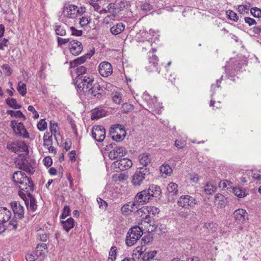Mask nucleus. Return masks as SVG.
I'll list each match as a JSON object with an SVG mask.
<instances>
[{
	"label": "nucleus",
	"instance_id": "obj_1",
	"mask_svg": "<svg viewBox=\"0 0 261 261\" xmlns=\"http://www.w3.org/2000/svg\"><path fill=\"white\" fill-rule=\"evenodd\" d=\"M13 179L15 185H18L20 190L29 193L33 191L34 185L33 181L22 171L15 172L13 175Z\"/></svg>",
	"mask_w": 261,
	"mask_h": 261
},
{
	"label": "nucleus",
	"instance_id": "obj_2",
	"mask_svg": "<svg viewBox=\"0 0 261 261\" xmlns=\"http://www.w3.org/2000/svg\"><path fill=\"white\" fill-rule=\"evenodd\" d=\"M150 174V172L148 168L140 167L133 175L131 182L135 187L140 186L149 180Z\"/></svg>",
	"mask_w": 261,
	"mask_h": 261
},
{
	"label": "nucleus",
	"instance_id": "obj_3",
	"mask_svg": "<svg viewBox=\"0 0 261 261\" xmlns=\"http://www.w3.org/2000/svg\"><path fill=\"white\" fill-rule=\"evenodd\" d=\"M86 7L84 6H80L74 5H68L63 8L64 16L67 18L75 19L78 16L82 15L86 12Z\"/></svg>",
	"mask_w": 261,
	"mask_h": 261
},
{
	"label": "nucleus",
	"instance_id": "obj_4",
	"mask_svg": "<svg viewBox=\"0 0 261 261\" xmlns=\"http://www.w3.org/2000/svg\"><path fill=\"white\" fill-rule=\"evenodd\" d=\"M142 234V228L139 226L132 227L128 230L126 237L125 243L126 245L129 247L134 245Z\"/></svg>",
	"mask_w": 261,
	"mask_h": 261
},
{
	"label": "nucleus",
	"instance_id": "obj_5",
	"mask_svg": "<svg viewBox=\"0 0 261 261\" xmlns=\"http://www.w3.org/2000/svg\"><path fill=\"white\" fill-rule=\"evenodd\" d=\"M6 147L8 150L19 155H27L29 152L28 146L24 141H16L8 142Z\"/></svg>",
	"mask_w": 261,
	"mask_h": 261
},
{
	"label": "nucleus",
	"instance_id": "obj_6",
	"mask_svg": "<svg viewBox=\"0 0 261 261\" xmlns=\"http://www.w3.org/2000/svg\"><path fill=\"white\" fill-rule=\"evenodd\" d=\"M15 163L17 168L31 174H33L35 171L33 166L29 162L28 160L24 158L23 155H19V157L15 161Z\"/></svg>",
	"mask_w": 261,
	"mask_h": 261
},
{
	"label": "nucleus",
	"instance_id": "obj_7",
	"mask_svg": "<svg viewBox=\"0 0 261 261\" xmlns=\"http://www.w3.org/2000/svg\"><path fill=\"white\" fill-rule=\"evenodd\" d=\"M94 78L92 76H81V77H79L76 83H77V87L79 90L85 93L94 83Z\"/></svg>",
	"mask_w": 261,
	"mask_h": 261
},
{
	"label": "nucleus",
	"instance_id": "obj_8",
	"mask_svg": "<svg viewBox=\"0 0 261 261\" xmlns=\"http://www.w3.org/2000/svg\"><path fill=\"white\" fill-rule=\"evenodd\" d=\"M85 93L98 99L102 98L105 95L104 90L97 82L94 83Z\"/></svg>",
	"mask_w": 261,
	"mask_h": 261
},
{
	"label": "nucleus",
	"instance_id": "obj_9",
	"mask_svg": "<svg viewBox=\"0 0 261 261\" xmlns=\"http://www.w3.org/2000/svg\"><path fill=\"white\" fill-rule=\"evenodd\" d=\"M197 203L196 199L190 195L181 196L177 201L179 206L185 208H193Z\"/></svg>",
	"mask_w": 261,
	"mask_h": 261
},
{
	"label": "nucleus",
	"instance_id": "obj_10",
	"mask_svg": "<svg viewBox=\"0 0 261 261\" xmlns=\"http://www.w3.org/2000/svg\"><path fill=\"white\" fill-rule=\"evenodd\" d=\"M11 126L15 134L17 136L23 138H27L29 137L28 133L21 122H18L15 120L12 121Z\"/></svg>",
	"mask_w": 261,
	"mask_h": 261
},
{
	"label": "nucleus",
	"instance_id": "obj_11",
	"mask_svg": "<svg viewBox=\"0 0 261 261\" xmlns=\"http://www.w3.org/2000/svg\"><path fill=\"white\" fill-rule=\"evenodd\" d=\"M92 136L97 142H102L106 138V130L102 126H94L92 129Z\"/></svg>",
	"mask_w": 261,
	"mask_h": 261
},
{
	"label": "nucleus",
	"instance_id": "obj_12",
	"mask_svg": "<svg viewBox=\"0 0 261 261\" xmlns=\"http://www.w3.org/2000/svg\"><path fill=\"white\" fill-rule=\"evenodd\" d=\"M233 216L236 222L238 224H244L248 219V214L246 211L243 208H239L234 211Z\"/></svg>",
	"mask_w": 261,
	"mask_h": 261
},
{
	"label": "nucleus",
	"instance_id": "obj_13",
	"mask_svg": "<svg viewBox=\"0 0 261 261\" xmlns=\"http://www.w3.org/2000/svg\"><path fill=\"white\" fill-rule=\"evenodd\" d=\"M99 74L103 77H108L113 73L112 65L108 62L103 61L101 62L98 66Z\"/></svg>",
	"mask_w": 261,
	"mask_h": 261
},
{
	"label": "nucleus",
	"instance_id": "obj_14",
	"mask_svg": "<svg viewBox=\"0 0 261 261\" xmlns=\"http://www.w3.org/2000/svg\"><path fill=\"white\" fill-rule=\"evenodd\" d=\"M113 166L119 170L124 171L129 169L133 165L132 161L127 158H123L115 161Z\"/></svg>",
	"mask_w": 261,
	"mask_h": 261
},
{
	"label": "nucleus",
	"instance_id": "obj_15",
	"mask_svg": "<svg viewBox=\"0 0 261 261\" xmlns=\"http://www.w3.org/2000/svg\"><path fill=\"white\" fill-rule=\"evenodd\" d=\"M69 48L70 53L74 55H79L83 50L82 43L77 40H72L69 44Z\"/></svg>",
	"mask_w": 261,
	"mask_h": 261
},
{
	"label": "nucleus",
	"instance_id": "obj_16",
	"mask_svg": "<svg viewBox=\"0 0 261 261\" xmlns=\"http://www.w3.org/2000/svg\"><path fill=\"white\" fill-rule=\"evenodd\" d=\"M127 151L125 147L118 146L115 148L109 153V157L111 160H115L118 158L123 156L126 153Z\"/></svg>",
	"mask_w": 261,
	"mask_h": 261
},
{
	"label": "nucleus",
	"instance_id": "obj_17",
	"mask_svg": "<svg viewBox=\"0 0 261 261\" xmlns=\"http://www.w3.org/2000/svg\"><path fill=\"white\" fill-rule=\"evenodd\" d=\"M11 205L16 219H21L23 217L24 210L23 207L19 202L13 201L11 203Z\"/></svg>",
	"mask_w": 261,
	"mask_h": 261
},
{
	"label": "nucleus",
	"instance_id": "obj_18",
	"mask_svg": "<svg viewBox=\"0 0 261 261\" xmlns=\"http://www.w3.org/2000/svg\"><path fill=\"white\" fill-rule=\"evenodd\" d=\"M136 202L139 203L141 206L149 202L150 198L146 190H143L137 193L135 198Z\"/></svg>",
	"mask_w": 261,
	"mask_h": 261
},
{
	"label": "nucleus",
	"instance_id": "obj_19",
	"mask_svg": "<svg viewBox=\"0 0 261 261\" xmlns=\"http://www.w3.org/2000/svg\"><path fill=\"white\" fill-rule=\"evenodd\" d=\"M158 57L155 55H152L149 59L148 64L146 66V69L150 72L158 71L159 73L157 68Z\"/></svg>",
	"mask_w": 261,
	"mask_h": 261
},
{
	"label": "nucleus",
	"instance_id": "obj_20",
	"mask_svg": "<svg viewBox=\"0 0 261 261\" xmlns=\"http://www.w3.org/2000/svg\"><path fill=\"white\" fill-rule=\"evenodd\" d=\"M11 212L6 207H0V223H6L11 218Z\"/></svg>",
	"mask_w": 261,
	"mask_h": 261
},
{
	"label": "nucleus",
	"instance_id": "obj_21",
	"mask_svg": "<svg viewBox=\"0 0 261 261\" xmlns=\"http://www.w3.org/2000/svg\"><path fill=\"white\" fill-rule=\"evenodd\" d=\"M147 193L151 198V197H159L161 194V190L160 187L152 185L146 190Z\"/></svg>",
	"mask_w": 261,
	"mask_h": 261
},
{
	"label": "nucleus",
	"instance_id": "obj_22",
	"mask_svg": "<svg viewBox=\"0 0 261 261\" xmlns=\"http://www.w3.org/2000/svg\"><path fill=\"white\" fill-rule=\"evenodd\" d=\"M114 3L115 7L116 8L117 15H118L120 12L123 11L125 9H127L128 7V4L126 1L116 0Z\"/></svg>",
	"mask_w": 261,
	"mask_h": 261
},
{
	"label": "nucleus",
	"instance_id": "obj_23",
	"mask_svg": "<svg viewBox=\"0 0 261 261\" xmlns=\"http://www.w3.org/2000/svg\"><path fill=\"white\" fill-rule=\"evenodd\" d=\"M138 158L140 164L143 165V167H146L151 160L150 155L148 153H143L140 154Z\"/></svg>",
	"mask_w": 261,
	"mask_h": 261
},
{
	"label": "nucleus",
	"instance_id": "obj_24",
	"mask_svg": "<svg viewBox=\"0 0 261 261\" xmlns=\"http://www.w3.org/2000/svg\"><path fill=\"white\" fill-rule=\"evenodd\" d=\"M216 204L219 205L221 208L225 207L227 202V198L222 194L218 193L215 196Z\"/></svg>",
	"mask_w": 261,
	"mask_h": 261
},
{
	"label": "nucleus",
	"instance_id": "obj_25",
	"mask_svg": "<svg viewBox=\"0 0 261 261\" xmlns=\"http://www.w3.org/2000/svg\"><path fill=\"white\" fill-rule=\"evenodd\" d=\"M124 29L125 25L121 22H119L111 28L110 32L113 35H117L123 31Z\"/></svg>",
	"mask_w": 261,
	"mask_h": 261
},
{
	"label": "nucleus",
	"instance_id": "obj_26",
	"mask_svg": "<svg viewBox=\"0 0 261 261\" xmlns=\"http://www.w3.org/2000/svg\"><path fill=\"white\" fill-rule=\"evenodd\" d=\"M61 223L64 229L66 232H68L74 226V221L73 219L71 217L65 221L63 220Z\"/></svg>",
	"mask_w": 261,
	"mask_h": 261
},
{
	"label": "nucleus",
	"instance_id": "obj_27",
	"mask_svg": "<svg viewBox=\"0 0 261 261\" xmlns=\"http://www.w3.org/2000/svg\"><path fill=\"white\" fill-rule=\"evenodd\" d=\"M128 203L130 205H129V211L130 212H138L139 213V211L142 212L146 210V208H143L139 203H136L135 199L134 202H129Z\"/></svg>",
	"mask_w": 261,
	"mask_h": 261
},
{
	"label": "nucleus",
	"instance_id": "obj_28",
	"mask_svg": "<svg viewBox=\"0 0 261 261\" xmlns=\"http://www.w3.org/2000/svg\"><path fill=\"white\" fill-rule=\"evenodd\" d=\"M46 252V245L42 243L38 245L35 250V254L37 257L44 255Z\"/></svg>",
	"mask_w": 261,
	"mask_h": 261
},
{
	"label": "nucleus",
	"instance_id": "obj_29",
	"mask_svg": "<svg viewBox=\"0 0 261 261\" xmlns=\"http://www.w3.org/2000/svg\"><path fill=\"white\" fill-rule=\"evenodd\" d=\"M233 193L239 198L244 197L247 195L246 190L241 187H234L232 189Z\"/></svg>",
	"mask_w": 261,
	"mask_h": 261
},
{
	"label": "nucleus",
	"instance_id": "obj_30",
	"mask_svg": "<svg viewBox=\"0 0 261 261\" xmlns=\"http://www.w3.org/2000/svg\"><path fill=\"white\" fill-rule=\"evenodd\" d=\"M54 30L56 35L58 36H64L66 34L65 27L63 24H56L54 26Z\"/></svg>",
	"mask_w": 261,
	"mask_h": 261
},
{
	"label": "nucleus",
	"instance_id": "obj_31",
	"mask_svg": "<svg viewBox=\"0 0 261 261\" xmlns=\"http://www.w3.org/2000/svg\"><path fill=\"white\" fill-rule=\"evenodd\" d=\"M217 190V187L212 182H207L204 187V191L205 194L211 195L215 192Z\"/></svg>",
	"mask_w": 261,
	"mask_h": 261
},
{
	"label": "nucleus",
	"instance_id": "obj_32",
	"mask_svg": "<svg viewBox=\"0 0 261 261\" xmlns=\"http://www.w3.org/2000/svg\"><path fill=\"white\" fill-rule=\"evenodd\" d=\"M178 185L174 182H170L167 187V192L172 195H176L178 192Z\"/></svg>",
	"mask_w": 261,
	"mask_h": 261
},
{
	"label": "nucleus",
	"instance_id": "obj_33",
	"mask_svg": "<svg viewBox=\"0 0 261 261\" xmlns=\"http://www.w3.org/2000/svg\"><path fill=\"white\" fill-rule=\"evenodd\" d=\"M24 202L25 205H27L28 208L35 211L37 208V205L36 203L35 199L34 197H30V199L28 200H24Z\"/></svg>",
	"mask_w": 261,
	"mask_h": 261
},
{
	"label": "nucleus",
	"instance_id": "obj_34",
	"mask_svg": "<svg viewBox=\"0 0 261 261\" xmlns=\"http://www.w3.org/2000/svg\"><path fill=\"white\" fill-rule=\"evenodd\" d=\"M112 98L113 101L116 104H120L122 102V95L120 92H113Z\"/></svg>",
	"mask_w": 261,
	"mask_h": 261
},
{
	"label": "nucleus",
	"instance_id": "obj_35",
	"mask_svg": "<svg viewBox=\"0 0 261 261\" xmlns=\"http://www.w3.org/2000/svg\"><path fill=\"white\" fill-rule=\"evenodd\" d=\"M117 254V248L115 246H113L109 251V256L108 261H115Z\"/></svg>",
	"mask_w": 261,
	"mask_h": 261
},
{
	"label": "nucleus",
	"instance_id": "obj_36",
	"mask_svg": "<svg viewBox=\"0 0 261 261\" xmlns=\"http://www.w3.org/2000/svg\"><path fill=\"white\" fill-rule=\"evenodd\" d=\"M17 89L19 93L23 96L27 93L26 85L22 82H18Z\"/></svg>",
	"mask_w": 261,
	"mask_h": 261
},
{
	"label": "nucleus",
	"instance_id": "obj_37",
	"mask_svg": "<svg viewBox=\"0 0 261 261\" xmlns=\"http://www.w3.org/2000/svg\"><path fill=\"white\" fill-rule=\"evenodd\" d=\"M93 55V53L90 54H87L85 56L77 58V59H75L74 60V63L75 64H76L77 65L78 64H81L83 63H84L87 58H90Z\"/></svg>",
	"mask_w": 261,
	"mask_h": 261
},
{
	"label": "nucleus",
	"instance_id": "obj_38",
	"mask_svg": "<svg viewBox=\"0 0 261 261\" xmlns=\"http://www.w3.org/2000/svg\"><path fill=\"white\" fill-rule=\"evenodd\" d=\"M156 254V251H152L148 252L143 256L144 260H146L147 261H159V260L153 258Z\"/></svg>",
	"mask_w": 261,
	"mask_h": 261
},
{
	"label": "nucleus",
	"instance_id": "obj_39",
	"mask_svg": "<svg viewBox=\"0 0 261 261\" xmlns=\"http://www.w3.org/2000/svg\"><path fill=\"white\" fill-rule=\"evenodd\" d=\"M6 103L10 107L15 109H18L20 106L17 103L16 99L13 98H8L6 99Z\"/></svg>",
	"mask_w": 261,
	"mask_h": 261
},
{
	"label": "nucleus",
	"instance_id": "obj_40",
	"mask_svg": "<svg viewBox=\"0 0 261 261\" xmlns=\"http://www.w3.org/2000/svg\"><path fill=\"white\" fill-rule=\"evenodd\" d=\"M160 171L162 173L169 175L172 171V169L168 165H162L160 167Z\"/></svg>",
	"mask_w": 261,
	"mask_h": 261
},
{
	"label": "nucleus",
	"instance_id": "obj_41",
	"mask_svg": "<svg viewBox=\"0 0 261 261\" xmlns=\"http://www.w3.org/2000/svg\"><path fill=\"white\" fill-rule=\"evenodd\" d=\"M119 130L120 133H123L125 131V129L123 128V126L120 124H115L113 125L110 130V132L111 134L115 133L116 132Z\"/></svg>",
	"mask_w": 261,
	"mask_h": 261
},
{
	"label": "nucleus",
	"instance_id": "obj_42",
	"mask_svg": "<svg viewBox=\"0 0 261 261\" xmlns=\"http://www.w3.org/2000/svg\"><path fill=\"white\" fill-rule=\"evenodd\" d=\"M134 109V106L128 103H124L121 107L122 111L126 113L131 112Z\"/></svg>",
	"mask_w": 261,
	"mask_h": 261
},
{
	"label": "nucleus",
	"instance_id": "obj_43",
	"mask_svg": "<svg viewBox=\"0 0 261 261\" xmlns=\"http://www.w3.org/2000/svg\"><path fill=\"white\" fill-rule=\"evenodd\" d=\"M50 130L52 134H54V136L56 137V134L58 132L59 127L57 123L53 121H50Z\"/></svg>",
	"mask_w": 261,
	"mask_h": 261
},
{
	"label": "nucleus",
	"instance_id": "obj_44",
	"mask_svg": "<svg viewBox=\"0 0 261 261\" xmlns=\"http://www.w3.org/2000/svg\"><path fill=\"white\" fill-rule=\"evenodd\" d=\"M227 15L228 16V18L234 21H237L239 17L237 15V14L232 11V10H228L226 12Z\"/></svg>",
	"mask_w": 261,
	"mask_h": 261
},
{
	"label": "nucleus",
	"instance_id": "obj_45",
	"mask_svg": "<svg viewBox=\"0 0 261 261\" xmlns=\"http://www.w3.org/2000/svg\"><path fill=\"white\" fill-rule=\"evenodd\" d=\"M107 8H108L107 11H108L109 12V13L111 14L112 15H113L114 17L117 15V12L114 3H111L109 4L107 6Z\"/></svg>",
	"mask_w": 261,
	"mask_h": 261
},
{
	"label": "nucleus",
	"instance_id": "obj_46",
	"mask_svg": "<svg viewBox=\"0 0 261 261\" xmlns=\"http://www.w3.org/2000/svg\"><path fill=\"white\" fill-rule=\"evenodd\" d=\"M140 8L143 11L148 12L153 9V6L148 2H145L141 4Z\"/></svg>",
	"mask_w": 261,
	"mask_h": 261
},
{
	"label": "nucleus",
	"instance_id": "obj_47",
	"mask_svg": "<svg viewBox=\"0 0 261 261\" xmlns=\"http://www.w3.org/2000/svg\"><path fill=\"white\" fill-rule=\"evenodd\" d=\"M90 22V19H89L87 17H82L80 18L79 24L81 28L86 27Z\"/></svg>",
	"mask_w": 261,
	"mask_h": 261
},
{
	"label": "nucleus",
	"instance_id": "obj_48",
	"mask_svg": "<svg viewBox=\"0 0 261 261\" xmlns=\"http://www.w3.org/2000/svg\"><path fill=\"white\" fill-rule=\"evenodd\" d=\"M70 31L72 36L79 37L81 36L83 34V31L82 30H77L74 27H70Z\"/></svg>",
	"mask_w": 261,
	"mask_h": 261
},
{
	"label": "nucleus",
	"instance_id": "obj_49",
	"mask_svg": "<svg viewBox=\"0 0 261 261\" xmlns=\"http://www.w3.org/2000/svg\"><path fill=\"white\" fill-rule=\"evenodd\" d=\"M251 14L255 17L259 18L261 17V10L258 8H252L250 10Z\"/></svg>",
	"mask_w": 261,
	"mask_h": 261
},
{
	"label": "nucleus",
	"instance_id": "obj_50",
	"mask_svg": "<svg viewBox=\"0 0 261 261\" xmlns=\"http://www.w3.org/2000/svg\"><path fill=\"white\" fill-rule=\"evenodd\" d=\"M52 136H44V139H43V146L45 147L48 148L52 144V139H51Z\"/></svg>",
	"mask_w": 261,
	"mask_h": 261
},
{
	"label": "nucleus",
	"instance_id": "obj_51",
	"mask_svg": "<svg viewBox=\"0 0 261 261\" xmlns=\"http://www.w3.org/2000/svg\"><path fill=\"white\" fill-rule=\"evenodd\" d=\"M116 132L117 134L112 136L113 139L118 142L122 141L125 136L126 132H124L122 134H118V132Z\"/></svg>",
	"mask_w": 261,
	"mask_h": 261
},
{
	"label": "nucleus",
	"instance_id": "obj_52",
	"mask_svg": "<svg viewBox=\"0 0 261 261\" xmlns=\"http://www.w3.org/2000/svg\"><path fill=\"white\" fill-rule=\"evenodd\" d=\"M9 43V40L7 39L3 38L0 40V49L5 50L8 48Z\"/></svg>",
	"mask_w": 261,
	"mask_h": 261
},
{
	"label": "nucleus",
	"instance_id": "obj_53",
	"mask_svg": "<svg viewBox=\"0 0 261 261\" xmlns=\"http://www.w3.org/2000/svg\"><path fill=\"white\" fill-rule=\"evenodd\" d=\"M37 127L41 131H43L47 128V123L44 119L40 120L37 124Z\"/></svg>",
	"mask_w": 261,
	"mask_h": 261
},
{
	"label": "nucleus",
	"instance_id": "obj_54",
	"mask_svg": "<svg viewBox=\"0 0 261 261\" xmlns=\"http://www.w3.org/2000/svg\"><path fill=\"white\" fill-rule=\"evenodd\" d=\"M57 42L58 45L59 46H61L67 43H70V42H71V39L70 38H62L58 37L57 38Z\"/></svg>",
	"mask_w": 261,
	"mask_h": 261
},
{
	"label": "nucleus",
	"instance_id": "obj_55",
	"mask_svg": "<svg viewBox=\"0 0 261 261\" xmlns=\"http://www.w3.org/2000/svg\"><path fill=\"white\" fill-rule=\"evenodd\" d=\"M97 201L99 204V207L102 210H106L108 206L107 203L104 201L102 199L100 198H98L97 199Z\"/></svg>",
	"mask_w": 261,
	"mask_h": 261
},
{
	"label": "nucleus",
	"instance_id": "obj_56",
	"mask_svg": "<svg viewBox=\"0 0 261 261\" xmlns=\"http://www.w3.org/2000/svg\"><path fill=\"white\" fill-rule=\"evenodd\" d=\"M107 111L103 109L101 107L93 109L92 111L91 114H107Z\"/></svg>",
	"mask_w": 261,
	"mask_h": 261
},
{
	"label": "nucleus",
	"instance_id": "obj_57",
	"mask_svg": "<svg viewBox=\"0 0 261 261\" xmlns=\"http://www.w3.org/2000/svg\"><path fill=\"white\" fill-rule=\"evenodd\" d=\"M174 145L178 149H181L186 145V142L185 141L176 140L175 141Z\"/></svg>",
	"mask_w": 261,
	"mask_h": 261
},
{
	"label": "nucleus",
	"instance_id": "obj_58",
	"mask_svg": "<svg viewBox=\"0 0 261 261\" xmlns=\"http://www.w3.org/2000/svg\"><path fill=\"white\" fill-rule=\"evenodd\" d=\"M70 212V210L69 206H65L63 208V213L61 216V218L62 219H65L69 215Z\"/></svg>",
	"mask_w": 261,
	"mask_h": 261
},
{
	"label": "nucleus",
	"instance_id": "obj_59",
	"mask_svg": "<svg viewBox=\"0 0 261 261\" xmlns=\"http://www.w3.org/2000/svg\"><path fill=\"white\" fill-rule=\"evenodd\" d=\"M87 68L84 66H80L76 69V72L78 75V77H80V75H82L85 74L86 72Z\"/></svg>",
	"mask_w": 261,
	"mask_h": 261
},
{
	"label": "nucleus",
	"instance_id": "obj_60",
	"mask_svg": "<svg viewBox=\"0 0 261 261\" xmlns=\"http://www.w3.org/2000/svg\"><path fill=\"white\" fill-rule=\"evenodd\" d=\"M44 165L47 167H50L53 163L52 159L49 156H46L43 160Z\"/></svg>",
	"mask_w": 261,
	"mask_h": 261
},
{
	"label": "nucleus",
	"instance_id": "obj_61",
	"mask_svg": "<svg viewBox=\"0 0 261 261\" xmlns=\"http://www.w3.org/2000/svg\"><path fill=\"white\" fill-rule=\"evenodd\" d=\"M238 12L240 14H244L245 12L249 10V8L247 5H240L238 6Z\"/></svg>",
	"mask_w": 261,
	"mask_h": 261
},
{
	"label": "nucleus",
	"instance_id": "obj_62",
	"mask_svg": "<svg viewBox=\"0 0 261 261\" xmlns=\"http://www.w3.org/2000/svg\"><path fill=\"white\" fill-rule=\"evenodd\" d=\"M189 178L192 181L195 183L197 182L199 180V176L197 174L195 173L190 174Z\"/></svg>",
	"mask_w": 261,
	"mask_h": 261
},
{
	"label": "nucleus",
	"instance_id": "obj_63",
	"mask_svg": "<svg viewBox=\"0 0 261 261\" xmlns=\"http://www.w3.org/2000/svg\"><path fill=\"white\" fill-rule=\"evenodd\" d=\"M245 22L248 24L249 26L255 24L256 23V21L251 17H246L244 18Z\"/></svg>",
	"mask_w": 261,
	"mask_h": 261
},
{
	"label": "nucleus",
	"instance_id": "obj_64",
	"mask_svg": "<svg viewBox=\"0 0 261 261\" xmlns=\"http://www.w3.org/2000/svg\"><path fill=\"white\" fill-rule=\"evenodd\" d=\"M2 68L3 69H4V70H5L6 71V74L8 75H10L12 74V70H11V69L10 68V66L8 64H4L2 66Z\"/></svg>",
	"mask_w": 261,
	"mask_h": 261
}]
</instances>
